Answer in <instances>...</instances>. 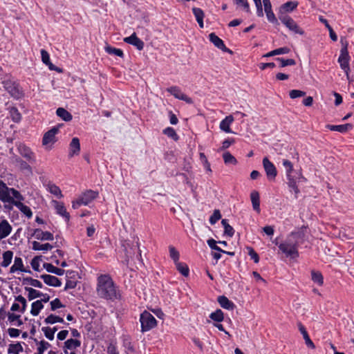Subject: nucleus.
<instances>
[{
	"instance_id": "1",
	"label": "nucleus",
	"mask_w": 354,
	"mask_h": 354,
	"mask_svg": "<svg viewBox=\"0 0 354 354\" xmlns=\"http://www.w3.org/2000/svg\"><path fill=\"white\" fill-rule=\"evenodd\" d=\"M97 293L101 298L115 300L120 298V291L111 277L101 274L97 278Z\"/></svg>"
},
{
	"instance_id": "2",
	"label": "nucleus",
	"mask_w": 354,
	"mask_h": 354,
	"mask_svg": "<svg viewBox=\"0 0 354 354\" xmlns=\"http://www.w3.org/2000/svg\"><path fill=\"white\" fill-rule=\"evenodd\" d=\"M304 234L301 232H291L286 239L278 245L279 250L290 259H296L299 257L298 247L302 243Z\"/></svg>"
},
{
	"instance_id": "3",
	"label": "nucleus",
	"mask_w": 354,
	"mask_h": 354,
	"mask_svg": "<svg viewBox=\"0 0 354 354\" xmlns=\"http://www.w3.org/2000/svg\"><path fill=\"white\" fill-rule=\"evenodd\" d=\"M24 201L21 193L14 188L8 187L5 183L0 180V201L3 203L13 204L15 200Z\"/></svg>"
},
{
	"instance_id": "4",
	"label": "nucleus",
	"mask_w": 354,
	"mask_h": 354,
	"mask_svg": "<svg viewBox=\"0 0 354 354\" xmlns=\"http://www.w3.org/2000/svg\"><path fill=\"white\" fill-rule=\"evenodd\" d=\"M141 331L142 333L149 331L157 326L156 318L148 311L145 310L140 317Z\"/></svg>"
},
{
	"instance_id": "5",
	"label": "nucleus",
	"mask_w": 354,
	"mask_h": 354,
	"mask_svg": "<svg viewBox=\"0 0 354 354\" xmlns=\"http://www.w3.org/2000/svg\"><path fill=\"white\" fill-rule=\"evenodd\" d=\"M347 46H348V43H347V41H346L344 46L342 48V49L340 50V55L338 58V62L339 63L341 68L344 71V72L346 75L347 79L348 80H350L349 73H348V72L350 71L349 63H348L349 62V55H348Z\"/></svg>"
},
{
	"instance_id": "6",
	"label": "nucleus",
	"mask_w": 354,
	"mask_h": 354,
	"mask_svg": "<svg viewBox=\"0 0 354 354\" xmlns=\"http://www.w3.org/2000/svg\"><path fill=\"white\" fill-rule=\"evenodd\" d=\"M279 20L287 28H288L289 30L292 31L295 34H299L300 35H303L304 34V31L302 28H301L296 21L290 16L281 15L279 17Z\"/></svg>"
},
{
	"instance_id": "7",
	"label": "nucleus",
	"mask_w": 354,
	"mask_h": 354,
	"mask_svg": "<svg viewBox=\"0 0 354 354\" xmlns=\"http://www.w3.org/2000/svg\"><path fill=\"white\" fill-rule=\"evenodd\" d=\"M17 149L19 154L29 163L35 164L36 162L35 154L28 147L25 145H19Z\"/></svg>"
},
{
	"instance_id": "8",
	"label": "nucleus",
	"mask_w": 354,
	"mask_h": 354,
	"mask_svg": "<svg viewBox=\"0 0 354 354\" xmlns=\"http://www.w3.org/2000/svg\"><path fill=\"white\" fill-rule=\"evenodd\" d=\"M263 166L269 180H274L277 175L274 165L267 157L263 159Z\"/></svg>"
},
{
	"instance_id": "9",
	"label": "nucleus",
	"mask_w": 354,
	"mask_h": 354,
	"mask_svg": "<svg viewBox=\"0 0 354 354\" xmlns=\"http://www.w3.org/2000/svg\"><path fill=\"white\" fill-rule=\"evenodd\" d=\"M59 129L57 127H53L44 135L42 139L43 145H53L56 142L55 135L57 133Z\"/></svg>"
},
{
	"instance_id": "10",
	"label": "nucleus",
	"mask_w": 354,
	"mask_h": 354,
	"mask_svg": "<svg viewBox=\"0 0 354 354\" xmlns=\"http://www.w3.org/2000/svg\"><path fill=\"white\" fill-rule=\"evenodd\" d=\"M209 41L218 49L223 50V52L232 53V51L225 46L223 41L220 39L214 32H212L209 35Z\"/></svg>"
},
{
	"instance_id": "11",
	"label": "nucleus",
	"mask_w": 354,
	"mask_h": 354,
	"mask_svg": "<svg viewBox=\"0 0 354 354\" xmlns=\"http://www.w3.org/2000/svg\"><path fill=\"white\" fill-rule=\"evenodd\" d=\"M298 6L297 1H288L283 4H282L279 10L278 17L280 16H288L286 15L287 12H290L293 11Z\"/></svg>"
},
{
	"instance_id": "12",
	"label": "nucleus",
	"mask_w": 354,
	"mask_h": 354,
	"mask_svg": "<svg viewBox=\"0 0 354 354\" xmlns=\"http://www.w3.org/2000/svg\"><path fill=\"white\" fill-rule=\"evenodd\" d=\"M124 41L127 44L134 46L139 50H142L145 46L143 41L138 38L135 32H133L131 36L125 37L124 39Z\"/></svg>"
},
{
	"instance_id": "13",
	"label": "nucleus",
	"mask_w": 354,
	"mask_h": 354,
	"mask_svg": "<svg viewBox=\"0 0 354 354\" xmlns=\"http://www.w3.org/2000/svg\"><path fill=\"white\" fill-rule=\"evenodd\" d=\"M44 283L50 286L59 287L62 286V281L57 277L50 274H42L40 276Z\"/></svg>"
},
{
	"instance_id": "14",
	"label": "nucleus",
	"mask_w": 354,
	"mask_h": 354,
	"mask_svg": "<svg viewBox=\"0 0 354 354\" xmlns=\"http://www.w3.org/2000/svg\"><path fill=\"white\" fill-rule=\"evenodd\" d=\"M80 151V143L78 138H73L69 145V153L70 157L77 156Z\"/></svg>"
},
{
	"instance_id": "15",
	"label": "nucleus",
	"mask_w": 354,
	"mask_h": 354,
	"mask_svg": "<svg viewBox=\"0 0 354 354\" xmlns=\"http://www.w3.org/2000/svg\"><path fill=\"white\" fill-rule=\"evenodd\" d=\"M35 237L41 241H53L54 239L53 234L50 232H43L40 229H35L32 234Z\"/></svg>"
},
{
	"instance_id": "16",
	"label": "nucleus",
	"mask_w": 354,
	"mask_h": 354,
	"mask_svg": "<svg viewBox=\"0 0 354 354\" xmlns=\"http://www.w3.org/2000/svg\"><path fill=\"white\" fill-rule=\"evenodd\" d=\"M97 196L98 192L89 189L83 193L80 198H82V203H83V205H87L92 201L96 198Z\"/></svg>"
},
{
	"instance_id": "17",
	"label": "nucleus",
	"mask_w": 354,
	"mask_h": 354,
	"mask_svg": "<svg viewBox=\"0 0 354 354\" xmlns=\"http://www.w3.org/2000/svg\"><path fill=\"white\" fill-rule=\"evenodd\" d=\"M12 231V226L7 220L0 222V240L8 236Z\"/></svg>"
},
{
	"instance_id": "18",
	"label": "nucleus",
	"mask_w": 354,
	"mask_h": 354,
	"mask_svg": "<svg viewBox=\"0 0 354 354\" xmlns=\"http://www.w3.org/2000/svg\"><path fill=\"white\" fill-rule=\"evenodd\" d=\"M41 60H42L43 63L45 64L46 66H48L50 70L56 71L58 72H60L62 71L61 69L55 66L50 62L49 54L46 50H44V49L41 50Z\"/></svg>"
},
{
	"instance_id": "19",
	"label": "nucleus",
	"mask_w": 354,
	"mask_h": 354,
	"mask_svg": "<svg viewBox=\"0 0 354 354\" xmlns=\"http://www.w3.org/2000/svg\"><path fill=\"white\" fill-rule=\"evenodd\" d=\"M22 201L15 200L13 201V204L16 206L24 214H25L28 218L32 216V212L30 208L21 203Z\"/></svg>"
},
{
	"instance_id": "20",
	"label": "nucleus",
	"mask_w": 354,
	"mask_h": 354,
	"mask_svg": "<svg viewBox=\"0 0 354 354\" xmlns=\"http://www.w3.org/2000/svg\"><path fill=\"white\" fill-rule=\"evenodd\" d=\"M217 301L220 306L225 309L233 310L236 307L235 304L224 295L219 296Z\"/></svg>"
},
{
	"instance_id": "21",
	"label": "nucleus",
	"mask_w": 354,
	"mask_h": 354,
	"mask_svg": "<svg viewBox=\"0 0 354 354\" xmlns=\"http://www.w3.org/2000/svg\"><path fill=\"white\" fill-rule=\"evenodd\" d=\"M54 203H55V209L57 214L64 218L66 222H68L70 220V214L66 211L64 204L57 201H54Z\"/></svg>"
},
{
	"instance_id": "22",
	"label": "nucleus",
	"mask_w": 354,
	"mask_h": 354,
	"mask_svg": "<svg viewBox=\"0 0 354 354\" xmlns=\"http://www.w3.org/2000/svg\"><path fill=\"white\" fill-rule=\"evenodd\" d=\"M234 118L232 115L226 116L220 123V129L226 132V133H232V130L230 129V124L233 122Z\"/></svg>"
},
{
	"instance_id": "23",
	"label": "nucleus",
	"mask_w": 354,
	"mask_h": 354,
	"mask_svg": "<svg viewBox=\"0 0 354 354\" xmlns=\"http://www.w3.org/2000/svg\"><path fill=\"white\" fill-rule=\"evenodd\" d=\"M250 199L252 204V207L254 210L257 212L259 213L260 209V198L259 194L257 191H252L250 194Z\"/></svg>"
},
{
	"instance_id": "24",
	"label": "nucleus",
	"mask_w": 354,
	"mask_h": 354,
	"mask_svg": "<svg viewBox=\"0 0 354 354\" xmlns=\"http://www.w3.org/2000/svg\"><path fill=\"white\" fill-rule=\"evenodd\" d=\"M26 272L24 268L22 259L21 257H16L15 258L14 264L10 268V272L14 273L17 271Z\"/></svg>"
},
{
	"instance_id": "25",
	"label": "nucleus",
	"mask_w": 354,
	"mask_h": 354,
	"mask_svg": "<svg viewBox=\"0 0 354 354\" xmlns=\"http://www.w3.org/2000/svg\"><path fill=\"white\" fill-rule=\"evenodd\" d=\"M81 345V342L76 339H68L64 342V352L65 354L68 353L67 350L75 349L77 347H80Z\"/></svg>"
},
{
	"instance_id": "26",
	"label": "nucleus",
	"mask_w": 354,
	"mask_h": 354,
	"mask_svg": "<svg viewBox=\"0 0 354 354\" xmlns=\"http://www.w3.org/2000/svg\"><path fill=\"white\" fill-rule=\"evenodd\" d=\"M15 162L18 164L19 169L22 171H26L28 174H32V169L30 166V163L27 162L26 161L22 160L21 158L17 157L15 158Z\"/></svg>"
},
{
	"instance_id": "27",
	"label": "nucleus",
	"mask_w": 354,
	"mask_h": 354,
	"mask_svg": "<svg viewBox=\"0 0 354 354\" xmlns=\"http://www.w3.org/2000/svg\"><path fill=\"white\" fill-rule=\"evenodd\" d=\"M298 326H299V330L301 332V333L302 334L303 337L305 340V343L307 345V346H308L311 348H315V344L312 342V340L310 339V337L306 331V328L301 323H299Z\"/></svg>"
},
{
	"instance_id": "28",
	"label": "nucleus",
	"mask_w": 354,
	"mask_h": 354,
	"mask_svg": "<svg viewBox=\"0 0 354 354\" xmlns=\"http://www.w3.org/2000/svg\"><path fill=\"white\" fill-rule=\"evenodd\" d=\"M328 128L331 131H335L340 133H345L353 128L351 124L347 123L340 125H328Z\"/></svg>"
},
{
	"instance_id": "29",
	"label": "nucleus",
	"mask_w": 354,
	"mask_h": 354,
	"mask_svg": "<svg viewBox=\"0 0 354 354\" xmlns=\"http://www.w3.org/2000/svg\"><path fill=\"white\" fill-rule=\"evenodd\" d=\"M44 268L48 272L53 273L58 276H62L65 272L64 270L55 267L53 265L48 263H44Z\"/></svg>"
},
{
	"instance_id": "30",
	"label": "nucleus",
	"mask_w": 354,
	"mask_h": 354,
	"mask_svg": "<svg viewBox=\"0 0 354 354\" xmlns=\"http://www.w3.org/2000/svg\"><path fill=\"white\" fill-rule=\"evenodd\" d=\"M192 12H193V14L200 26V28H203L204 27L203 18H204L205 15H204L203 11L202 10V9H201L199 8H193Z\"/></svg>"
},
{
	"instance_id": "31",
	"label": "nucleus",
	"mask_w": 354,
	"mask_h": 354,
	"mask_svg": "<svg viewBox=\"0 0 354 354\" xmlns=\"http://www.w3.org/2000/svg\"><path fill=\"white\" fill-rule=\"evenodd\" d=\"M56 114L65 122H69L73 118L71 113L62 107H59L57 109Z\"/></svg>"
},
{
	"instance_id": "32",
	"label": "nucleus",
	"mask_w": 354,
	"mask_h": 354,
	"mask_svg": "<svg viewBox=\"0 0 354 354\" xmlns=\"http://www.w3.org/2000/svg\"><path fill=\"white\" fill-rule=\"evenodd\" d=\"M21 281L23 285H30L32 286L39 288H41L43 287V285L41 281L29 277H24Z\"/></svg>"
},
{
	"instance_id": "33",
	"label": "nucleus",
	"mask_w": 354,
	"mask_h": 354,
	"mask_svg": "<svg viewBox=\"0 0 354 354\" xmlns=\"http://www.w3.org/2000/svg\"><path fill=\"white\" fill-rule=\"evenodd\" d=\"M13 257V252L11 250H7L3 253V261L1 263V266L3 268L8 267L12 262Z\"/></svg>"
},
{
	"instance_id": "34",
	"label": "nucleus",
	"mask_w": 354,
	"mask_h": 354,
	"mask_svg": "<svg viewBox=\"0 0 354 354\" xmlns=\"http://www.w3.org/2000/svg\"><path fill=\"white\" fill-rule=\"evenodd\" d=\"M44 305L41 301L37 300L32 303L30 313L32 316H37L40 311L43 309Z\"/></svg>"
},
{
	"instance_id": "35",
	"label": "nucleus",
	"mask_w": 354,
	"mask_h": 354,
	"mask_svg": "<svg viewBox=\"0 0 354 354\" xmlns=\"http://www.w3.org/2000/svg\"><path fill=\"white\" fill-rule=\"evenodd\" d=\"M25 290L28 293V299L29 301L33 300L38 297H41V295H43V292L30 287H25Z\"/></svg>"
},
{
	"instance_id": "36",
	"label": "nucleus",
	"mask_w": 354,
	"mask_h": 354,
	"mask_svg": "<svg viewBox=\"0 0 354 354\" xmlns=\"http://www.w3.org/2000/svg\"><path fill=\"white\" fill-rule=\"evenodd\" d=\"M177 270L184 277H187L189 274V269L185 263L177 262L175 263Z\"/></svg>"
},
{
	"instance_id": "37",
	"label": "nucleus",
	"mask_w": 354,
	"mask_h": 354,
	"mask_svg": "<svg viewBox=\"0 0 354 354\" xmlns=\"http://www.w3.org/2000/svg\"><path fill=\"white\" fill-rule=\"evenodd\" d=\"M22 351L23 347L19 342H17L16 344H10L8 346V354H19V353Z\"/></svg>"
},
{
	"instance_id": "38",
	"label": "nucleus",
	"mask_w": 354,
	"mask_h": 354,
	"mask_svg": "<svg viewBox=\"0 0 354 354\" xmlns=\"http://www.w3.org/2000/svg\"><path fill=\"white\" fill-rule=\"evenodd\" d=\"M311 279L314 283H317L319 286H322L324 283V277L320 272L312 270Z\"/></svg>"
},
{
	"instance_id": "39",
	"label": "nucleus",
	"mask_w": 354,
	"mask_h": 354,
	"mask_svg": "<svg viewBox=\"0 0 354 354\" xmlns=\"http://www.w3.org/2000/svg\"><path fill=\"white\" fill-rule=\"evenodd\" d=\"M221 224L224 227V234L230 237H232L234 234V228L228 223L227 220L223 219Z\"/></svg>"
},
{
	"instance_id": "40",
	"label": "nucleus",
	"mask_w": 354,
	"mask_h": 354,
	"mask_svg": "<svg viewBox=\"0 0 354 354\" xmlns=\"http://www.w3.org/2000/svg\"><path fill=\"white\" fill-rule=\"evenodd\" d=\"M52 248L53 245L48 243L41 244L36 241L32 242V249L34 250H50Z\"/></svg>"
},
{
	"instance_id": "41",
	"label": "nucleus",
	"mask_w": 354,
	"mask_h": 354,
	"mask_svg": "<svg viewBox=\"0 0 354 354\" xmlns=\"http://www.w3.org/2000/svg\"><path fill=\"white\" fill-rule=\"evenodd\" d=\"M44 322L46 324H53L57 322L64 323V321L62 317L51 314L44 319Z\"/></svg>"
},
{
	"instance_id": "42",
	"label": "nucleus",
	"mask_w": 354,
	"mask_h": 354,
	"mask_svg": "<svg viewBox=\"0 0 354 354\" xmlns=\"http://www.w3.org/2000/svg\"><path fill=\"white\" fill-rule=\"evenodd\" d=\"M209 318L215 322H221L224 319L223 313L221 309H217L209 315Z\"/></svg>"
},
{
	"instance_id": "43",
	"label": "nucleus",
	"mask_w": 354,
	"mask_h": 354,
	"mask_svg": "<svg viewBox=\"0 0 354 354\" xmlns=\"http://www.w3.org/2000/svg\"><path fill=\"white\" fill-rule=\"evenodd\" d=\"M223 160H224V162L226 164V165H229V164H232V165H236L237 163V160L236 159L234 158V156H233L230 152L228 151H226L225 153H223Z\"/></svg>"
},
{
	"instance_id": "44",
	"label": "nucleus",
	"mask_w": 354,
	"mask_h": 354,
	"mask_svg": "<svg viewBox=\"0 0 354 354\" xmlns=\"http://www.w3.org/2000/svg\"><path fill=\"white\" fill-rule=\"evenodd\" d=\"M105 50L107 53L110 55H115L120 57H123L124 56L123 51L120 48H116L110 46H107L105 47Z\"/></svg>"
},
{
	"instance_id": "45",
	"label": "nucleus",
	"mask_w": 354,
	"mask_h": 354,
	"mask_svg": "<svg viewBox=\"0 0 354 354\" xmlns=\"http://www.w3.org/2000/svg\"><path fill=\"white\" fill-rule=\"evenodd\" d=\"M167 92L171 93L174 97L176 99L180 100V97L183 95V93L181 92L179 87L176 86H171L168 88H167Z\"/></svg>"
},
{
	"instance_id": "46",
	"label": "nucleus",
	"mask_w": 354,
	"mask_h": 354,
	"mask_svg": "<svg viewBox=\"0 0 354 354\" xmlns=\"http://www.w3.org/2000/svg\"><path fill=\"white\" fill-rule=\"evenodd\" d=\"M169 256L173 259L174 263L179 261L180 254L178 251L173 246H169Z\"/></svg>"
},
{
	"instance_id": "47",
	"label": "nucleus",
	"mask_w": 354,
	"mask_h": 354,
	"mask_svg": "<svg viewBox=\"0 0 354 354\" xmlns=\"http://www.w3.org/2000/svg\"><path fill=\"white\" fill-rule=\"evenodd\" d=\"M276 60L280 62L281 67H285L287 66H294L296 64V62L293 59H283L282 57H277Z\"/></svg>"
},
{
	"instance_id": "48",
	"label": "nucleus",
	"mask_w": 354,
	"mask_h": 354,
	"mask_svg": "<svg viewBox=\"0 0 354 354\" xmlns=\"http://www.w3.org/2000/svg\"><path fill=\"white\" fill-rule=\"evenodd\" d=\"M10 117L12 120L15 122H19L21 119V115L19 112L18 109L15 107H12L10 111Z\"/></svg>"
},
{
	"instance_id": "49",
	"label": "nucleus",
	"mask_w": 354,
	"mask_h": 354,
	"mask_svg": "<svg viewBox=\"0 0 354 354\" xmlns=\"http://www.w3.org/2000/svg\"><path fill=\"white\" fill-rule=\"evenodd\" d=\"M20 317L21 316L19 315H17L15 313H8V321L10 323L14 322L15 321L17 322V326H20L23 324V322L20 319Z\"/></svg>"
},
{
	"instance_id": "50",
	"label": "nucleus",
	"mask_w": 354,
	"mask_h": 354,
	"mask_svg": "<svg viewBox=\"0 0 354 354\" xmlns=\"http://www.w3.org/2000/svg\"><path fill=\"white\" fill-rule=\"evenodd\" d=\"M163 133L174 140H178L179 138V136L177 135L176 132L172 127H167L163 130Z\"/></svg>"
},
{
	"instance_id": "51",
	"label": "nucleus",
	"mask_w": 354,
	"mask_h": 354,
	"mask_svg": "<svg viewBox=\"0 0 354 354\" xmlns=\"http://www.w3.org/2000/svg\"><path fill=\"white\" fill-rule=\"evenodd\" d=\"M234 2L237 6L243 8L245 12H250V10L248 0H234Z\"/></svg>"
},
{
	"instance_id": "52",
	"label": "nucleus",
	"mask_w": 354,
	"mask_h": 354,
	"mask_svg": "<svg viewBox=\"0 0 354 354\" xmlns=\"http://www.w3.org/2000/svg\"><path fill=\"white\" fill-rule=\"evenodd\" d=\"M15 300L16 301L21 303V307H20L21 308L20 312L21 313H24L26 311V306H27L26 299L23 296L18 295V296L15 297Z\"/></svg>"
},
{
	"instance_id": "53",
	"label": "nucleus",
	"mask_w": 354,
	"mask_h": 354,
	"mask_svg": "<svg viewBox=\"0 0 354 354\" xmlns=\"http://www.w3.org/2000/svg\"><path fill=\"white\" fill-rule=\"evenodd\" d=\"M283 166L286 169V176L291 175L292 171H293V165L292 162L286 159L283 160Z\"/></svg>"
},
{
	"instance_id": "54",
	"label": "nucleus",
	"mask_w": 354,
	"mask_h": 354,
	"mask_svg": "<svg viewBox=\"0 0 354 354\" xmlns=\"http://www.w3.org/2000/svg\"><path fill=\"white\" fill-rule=\"evenodd\" d=\"M221 218V212L218 209H215L212 215L209 218V223L211 225H214Z\"/></svg>"
},
{
	"instance_id": "55",
	"label": "nucleus",
	"mask_w": 354,
	"mask_h": 354,
	"mask_svg": "<svg viewBox=\"0 0 354 354\" xmlns=\"http://www.w3.org/2000/svg\"><path fill=\"white\" fill-rule=\"evenodd\" d=\"M207 245H209V247L211 249L216 250V251H218L219 252H225V250H222L220 247H218L216 245L217 244V241H216L214 239H209L207 240Z\"/></svg>"
},
{
	"instance_id": "56",
	"label": "nucleus",
	"mask_w": 354,
	"mask_h": 354,
	"mask_svg": "<svg viewBox=\"0 0 354 354\" xmlns=\"http://www.w3.org/2000/svg\"><path fill=\"white\" fill-rule=\"evenodd\" d=\"M290 97L291 99H295L297 97H303L306 95V92L300 90H291L289 93Z\"/></svg>"
},
{
	"instance_id": "57",
	"label": "nucleus",
	"mask_w": 354,
	"mask_h": 354,
	"mask_svg": "<svg viewBox=\"0 0 354 354\" xmlns=\"http://www.w3.org/2000/svg\"><path fill=\"white\" fill-rule=\"evenodd\" d=\"M50 309L54 311L58 308L64 307V305L60 301L59 299L56 298L54 300L51 301L50 303Z\"/></svg>"
},
{
	"instance_id": "58",
	"label": "nucleus",
	"mask_w": 354,
	"mask_h": 354,
	"mask_svg": "<svg viewBox=\"0 0 354 354\" xmlns=\"http://www.w3.org/2000/svg\"><path fill=\"white\" fill-rule=\"evenodd\" d=\"M247 249L248 250V255L250 257L251 259H252L254 263H258L259 261L258 254L251 247H248Z\"/></svg>"
},
{
	"instance_id": "59",
	"label": "nucleus",
	"mask_w": 354,
	"mask_h": 354,
	"mask_svg": "<svg viewBox=\"0 0 354 354\" xmlns=\"http://www.w3.org/2000/svg\"><path fill=\"white\" fill-rule=\"evenodd\" d=\"M266 17H267V19L268 20L274 24V25H279V21L277 20V19L276 18L274 12H272V10H270V11H268L266 12Z\"/></svg>"
},
{
	"instance_id": "60",
	"label": "nucleus",
	"mask_w": 354,
	"mask_h": 354,
	"mask_svg": "<svg viewBox=\"0 0 354 354\" xmlns=\"http://www.w3.org/2000/svg\"><path fill=\"white\" fill-rule=\"evenodd\" d=\"M50 192L58 198H62L63 196L62 194V191L59 187L55 185H53L49 187Z\"/></svg>"
},
{
	"instance_id": "61",
	"label": "nucleus",
	"mask_w": 354,
	"mask_h": 354,
	"mask_svg": "<svg viewBox=\"0 0 354 354\" xmlns=\"http://www.w3.org/2000/svg\"><path fill=\"white\" fill-rule=\"evenodd\" d=\"M41 260L40 256L35 257L30 262L32 269L35 271H39V261Z\"/></svg>"
},
{
	"instance_id": "62",
	"label": "nucleus",
	"mask_w": 354,
	"mask_h": 354,
	"mask_svg": "<svg viewBox=\"0 0 354 354\" xmlns=\"http://www.w3.org/2000/svg\"><path fill=\"white\" fill-rule=\"evenodd\" d=\"M41 330L44 332L45 337L49 340H53L54 339V334L51 331V328L50 327H43Z\"/></svg>"
},
{
	"instance_id": "63",
	"label": "nucleus",
	"mask_w": 354,
	"mask_h": 354,
	"mask_svg": "<svg viewBox=\"0 0 354 354\" xmlns=\"http://www.w3.org/2000/svg\"><path fill=\"white\" fill-rule=\"evenodd\" d=\"M290 51V48L288 47H282L279 48L274 50V53H275V55H283V54H288Z\"/></svg>"
},
{
	"instance_id": "64",
	"label": "nucleus",
	"mask_w": 354,
	"mask_h": 354,
	"mask_svg": "<svg viewBox=\"0 0 354 354\" xmlns=\"http://www.w3.org/2000/svg\"><path fill=\"white\" fill-rule=\"evenodd\" d=\"M107 353L108 354H119L115 345L113 344H110L107 347Z\"/></svg>"
}]
</instances>
